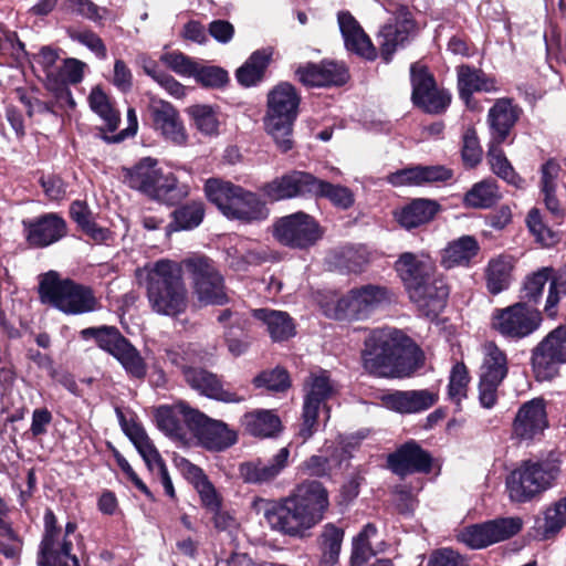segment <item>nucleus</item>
<instances>
[{
	"mask_svg": "<svg viewBox=\"0 0 566 566\" xmlns=\"http://www.w3.org/2000/svg\"><path fill=\"white\" fill-rule=\"evenodd\" d=\"M360 359L364 370L370 376L405 378L421 367L423 353L401 331L377 328L365 338Z\"/></svg>",
	"mask_w": 566,
	"mask_h": 566,
	"instance_id": "obj_1",
	"label": "nucleus"
},
{
	"mask_svg": "<svg viewBox=\"0 0 566 566\" xmlns=\"http://www.w3.org/2000/svg\"><path fill=\"white\" fill-rule=\"evenodd\" d=\"M409 301L418 312L434 321L447 307L451 287L447 277L433 263L421 260L412 252H403L394 263Z\"/></svg>",
	"mask_w": 566,
	"mask_h": 566,
	"instance_id": "obj_2",
	"label": "nucleus"
},
{
	"mask_svg": "<svg viewBox=\"0 0 566 566\" xmlns=\"http://www.w3.org/2000/svg\"><path fill=\"white\" fill-rule=\"evenodd\" d=\"M203 192L207 200L229 220L253 223L269 218L266 201L240 185L211 177L205 181Z\"/></svg>",
	"mask_w": 566,
	"mask_h": 566,
	"instance_id": "obj_3",
	"label": "nucleus"
},
{
	"mask_svg": "<svg viewBox=\"0 0 566 566\" xmlns=\"http://www.w3.org/2000/svg\"><path fill=\"white\" fill-rule=\"evenodd\" d=\"M147 297L151 310L160 315L176 317L188 306L180 265L171 260H159L148 272Z\"/></svg>",
	"mask_w": 566,
	"mask_h": 566,
	"instance_id": "obj_4",
	"label": "nucleus"
},
{
	"mask_svg": "<svg viewBox=\"0 0 566 566\" xmlns=\"http://www.w3.org/2000/svg\"><path fill=\"white\" fill-rule=\"evenodd\" d=\"M39 279L38 294L42 304L66 315H81L99 308V301L90 285L62 277L54 270L41 274Z\"/></svg>",
	"mask_w": 566,
	"mask_h": 566,
	"instance_id": "obj_5",
	"label": "nucleus"
},
{
	"mask_svg": "<svg viewBox=\"0 0 566 566\" xmlns=\"http://www.w3.org/2000/svg\"><path fill=\"white\" fill-rule=\"evenodd\" d=\"M300 104L301 95L289 82L279 83L268 93L264 127L283 154L294 147L293 127L298 116Z\"/></svg>",
	"mask_w": 566,
	"mask_h": 566,
	"instance_id": "obj_6",
	"label": "nucleus"
},
{
	"mask_svg": "<svg viewBox=\"0 0 566 566\" xmlns=\"http://www.w3.org/2000/svg\"><path fill=\"white\" fill-rule=\"evenodd\" d=\"M181 274L186 273L200 302L207 305H226L230 298L224 291V279L217 263L201 253H193L180 262Z\"/></svg>",
	"mask_w": 566,
	"mask_h": 566,
	"instance_id": "obj_7",
	"label": "nucleus"
},
{
	"mask_svg": "<svg viewBox=\"0 0 566 566\" xmlns=\"http://www.w3.org/2000/svg\"><path fill=\"white\" fill-rule=\"evenodd\" d=\"M559 468L549 461H524L506 478L511 501L526 503L549 489L558 476Z\"/></svg>",
	"mask_w": 566,
	"mask_h": 566,
	"instance_id": "obj_8",
	"label": "nucleus"
},
{
	"mask_svg": "<svg viewBox=\"0 0 566 566\" xmlns=\"http://www.w3.org/2000/svg\"><path fill=\"white\" fill-rule=\"evenodd\" d=\"M381 7L392 17L380 28L377 41L384 63L392 61L398 49L405 48L417 32V21L409 7L396 0H382Z\"/></svg>",
	"mask_w": 566,
	"mask_h": 566,
	"instance_id": "obj_9",
	"label": "nucleus"
},
{
	"mask_svg": "<svg viewBox=\"0 0 566 566\" xmlns=\"http://www.w3.org/2000/svg\"><path fill=\"white\" fill-rule=\"evenodd\" d=\"M71 538L62 536V527L52 509L46 507L43 515V533L39 544L38 566H81L73 553Z\"/></svg>",
	"mask_w": 566,
	"mask_h": 566,
	"instance_id": "obj_10",
	"label": "nucleus"
},
{
	"mask_svg": "<svg viewBox=\"0 0 566 566\" xmlns=\"http://www.w3.org/2000/svg\"><path fill=\"white\" fill-rule=\"evenodd\" d=\"M273 238L283 247L307 250L324 237V228L311 214L304 211L279 218L273 223Z\"/></svg>",
	"mask_w": 566,
	"mask_h": 566,
	"instance_id": "obj_11",
	"label": "nucleus"
},
{
	"mask_svg": "<svg viewBox=\"0 0 566 566\" xmlns=\"http://www.w3.org/2000/svg\"><path fill=\"white\" fill-rule=\"evenodd\" d=\"M182 421L200 444L209 451H224L238 442L237 431L221 421L208 417L189 405H181Z\"/></svg>",
	"mask_w": 566,
	"mask_h": 566,
	"instance_id": "obj_12",
	"label": "nucleus"
},
{
	"mask_svg": "<svg viewBox=\"0 0 566 566\" xmlns=\"http://www.w3.org/2000/svg\"><path fill=\"white\" fill-rule=\"evenodd\" d=\"M304 400L302 410V424L298 436L303 440L310 439L317 430L319 410L329 412L327 401L335 395V388L326 370L311 373L303 384Z\"/></svg>",
	"mask_w": 566,
	"mask_h": 566,
	"instance_id": "obj_13",
	"label": "nucleus"
},
{
	"mask_svg": "<svg viewBox=\"0 0 566 566\" xmlns=\"http://www.w3.org/2000/svg\"><path fill=\"white\" fill-rule=\"evenodd\" d=\"M524 303L495 308L491 316L492 329L510 340H520L538 329L543 322L542 312Z\"/></svg>",
	"mask_w": 566,
	"mask_h": 566,
	"instance_id": "obj_14",
	"label": "nucleus"
},
{
	"mask_svg": "<svg viewBox=\"0 0 566 566\" xmlns=\"http://www.w3.org/2000/svg\"><path fill=\"white\" fill-rule=\"evenodd\" d=\"M548 428L546 401L542 397H536L518 407L511 424V440L531 446L542 441Z\"/></svg>",
	"mask_w": 566,
	"mask_h": 566,
	"instance_id": "obj_15",
	"label": "nucleus"
},
{
	"mask_svg": "<svg viewBox=\"0 0 566 566\" xmlns=\"http://www.w3.org/2000/svg\"><path fill=\"white\" fill-rule=\"evenodd\" d=\"M411 102L428 114H441L451 103V95L439 90L428 65L415 62L410 65Z\"/></svg>",
	"mask_w": 566,
	"mask_h": 566,
	"instance_id": "obj_16",
	"label": "nucleus"
},
{
	"mask_svg": "<svg viewBox=\"0 0 566 566\" xmlns=\"http://www.w3.org/2000/svg\"><path fill=\"white\" fill-rule=\"evenodd\" d=\"M520 517H500L465 526L458 535L459 542L471 549H482L510 539L522 530Z\"/></svg>",
	"mask_w": 566,
	"mask_h": 566,
	"instance_id": "obj_17",
	"label": "nucleus"
},
{
	"mask_svg": "<svg viewBox=\"0 0 566 566\" xmlns=\"http://www.w3.org/2000/svg\"><path fill=\"white\" fill-rule=\"evenodd\" d=\"M264 518L271 530L290 537L302 538L315 526L290 495L269 502L264 510Z\"/></svg>",
	"mask_w": 566,
	"mask_h": 566,
	"instance_id": "obj_18",
	"label": "nucleus"
},
{
	"mask_svg": "<svg viewBox=\"0 0 566 566\" xmlns=\"http://www.w3.org/2000/svg\"><path fill=\"white\" fill-rule=\"evenodd\" d=\"M565 364L566 340L556 327L532 349L531 366L537 381H549L559 375Z\"/></svg>",
	"mask_w": 566,
	"mask_h": 566,
	"instance_id": "obj_19",
	"label": "nucleus"
},
{
	"mask_svg": "<svg viewBox=\"0 0 566 566\" xmlns=\"http://www.w3.org/2000/svg\"><path fill=\"white\" fill-rule=\"evenodd\" d=\"M387 468L397 476L430 474L434 458L415 439H409L390 452L386 459Z\"/></svg>",
	"mask_w": 566,
	"mask_h": 566,
	"instance_id": "obj_20",
	"label": "nucleus"
},
{
	"mask_svg": "<svg viewBox=\"0 0 566 566\" xmlns=\"http://www.w3.org/2000/svg\"><path fill=\"white\" fill-rule=\"evenodd\" d=\"M315 176L308 171L292 169L259 188L261 195L271 203L293 198H312Z\"/></svg>",
	"mask_w": 566,
	"mask_h": 566,
	"instance_id": "obj_21",
	"label": "nucleus"
},
{
	"mask_svg": "<svg viewBox=\"0 0 566 566\" xmlns=\"http://www.w3.org/2000/svg\"><path fill=\"white\" fill-rule=\"evenodd\" d=\"M23 234L30 248L43 249L67 234V223L56 212H46L33 219L22 220Z\"/></svg>",
	"mask_w": 566,
	"mask_h": 566,
	"instance_id": "obj_22",
	"label": "nucleus"
},
{
	"mask_svg": "<svg viewBox=\"0 0 566 566\" xmlns=\"http://www.w3.org/2000/svg\"><path fill=\"white\" fill-rule=\"evenodd\" d=\"M181 374L187 385L200 395L224 403H240L245 398L237 391L226 389L221 378L205 368L185 365Z\"/></svg>",
	"mask_w": 566,
	"mask_h": 566,
	"instance_id": "obj_23",
	"label": "nucleus"
},
{
	"mask_svg": "<svg viewBox=\"0 0 566 566\" xmlns=\"http://www.w3.org/2000/svg\"><path fill=\"white\" fill-rule=\"evenodd\" d=\"M295 76L307 87H340L350 78L349 71L344 63L329 60L300 65L295 71Z\"/></svg>",
	"mask_w": 566,
	"mask_h": 566,
	"instance_id": "obj_24",
	"label": "nucleus"
},
{
	"mask_svg": "<svg viewBox=\"0 0 566 566\" xmlns=\"http://www.w3.org/2000/svg\"><path fill=\"white\" fill-rule=\"evenodd\" d=\"M523 115V108L511 97L496 98L488 112L491 142L499 144H512V133Z\"/></svg>",
	"mask_w": 566,
	"mask_h": 566,
	"instance_id": "obj_25",
	"label": "nucleus"
},
{
	"mask_svg": "<svg viewBox=\"0 0 566 566\" xmlns=\"http://www.w3.org/2000/svg\"><path fill=\"white\" fill-rule=\"evenodd\" d=\"M290 464L289 447L281 448L269 459L255 458L242 462L239 473L245 483L263 485L276 480Z\"/></svg>",
	"mask_w": 566,
	"mask_h": 566,
	"instance_id": "obj_26",
	"label": "nucleus"
},
{
	"mask_svg": "<svg viewBox=\"0 0 566 566\" xmlns=\"http://www.w3.org/2000/svg\"><path fill=\"white\" fill-rule=\"evenodd\" d=\"M290 496L315 525L324 518L329 507L328 491L318 480H304Z\"/></svg>",
	"mask_w": 566,
	"mask_h": 566,
	"instance_id": "obj_27",
	"label": "nucleus"
},
{
	"mask_svg": "<svg viewBox=\"0 0 566 566\" xmlns=\"http://www.w3.org/2000/svg\"><path fill=\"white\" fill-rule=\"evenodd\" d=\"M452 178L453 170L443 165H415L391 172L388 176V181L395 187H422L433 184H446Z\"/></svg>",
	"mask_w": 566,
	"mask_h": 566,
	"instance_id": "obj_28",
	"label": "nucleus"
},
{
	"mask_svg": "<svg viewBox=\"0 0 566 566\" xmlns=\"http://www.w3.org/2000/svg\"><path fill=\"white\" fill-rule=\"evenodd\" d=\"M340 33L344 38L345 48L367 60L375 61L380 51L373 44L368 34L349 11H339L337 14Z\"/></svg>",
	"mask_w": 566,
	"mask_h": 566,
	"instance_id": "obj_29",
	"label": "nucleus"
},
{
	"mask_svg": "<svg viewBox=\"0 0 566 566\" xmlns=\"http://www.w3.org/2000/svg\"><path fill=\"white\" fill-rule=\"evenodd\" d=\"M149 114L153 126L159 130L165 138L177 144L187 142V134L178 109L169 102L158 101L149 106Z\"/></svg>",
	"mask_w": 566,
	"mask_h": 566,
	"instance_id": "obj_30",
	"label": "nucleus"
},
{
	"mask_svg": "<svg viewBox=\"0 0 566 566\" xmlns=\"http://www.w3.org/2000/svg\"><path fill=\"white\" fill-rule=\"evenodd\" d=\"M441 211V205L429 198H413L394 212L397 223L405 230H412L430 223Z\"/></svg>",
	"mask_w": 566,
	"mask_h": 566,
	"instance_id": "obj_31",
	"label": "nucleus"
},
{
	"mask_svg": "<svg viewBox=\"0 0 566 566\" xmlns=\"http://www.w3.org/2000/svg\"><path fill=\"white\" fill-rule=\"evenodd\" d=\"M438 400V392L428 389L396 390L382 397L385 407L399 413H417L424 411L434 406Z\"/></svg>",
	"mask_w": 566,
	"mask_h": 566,
	"instance_id": "obj_32",
	"label": "nucleus"
},
{
	"mask_svg": "<svg viewBox=\"0 0 566 566\" xmlns=\"http://www.w3.org/2000/svg\"><path fill=\"white\" fill-rule=\"evenodd\" d=\"M124 182L132 189L150 196L155 191V187L163 176L161 169L158 168V160L151 157H144L133 167L122 168Z\"/></svg>",
	"mask_w": 566,
	"mask_h": 566,
	"instance_id": "obj_33",
	"label": "nucleus"
},
{
	"mask_svg": "<svg viewBox=\"0 0 566 566\" xmlns=\"http://www.w3.org/2000/svg\"><path fill=\"white\" fill-rule=\"evenodd\" d=\"M241 426L247 434L259 439L276 438L284 428L275 410L270 409L245 412L241 417Z\"/></svg>",
	"mask_w": 566,
	"mask_h": 566,
	"instance_id": "obj_34",
	"label": "nucleus"
},
{
	"mask_svg": "<svg viewBox=\"0 0 566 566\" xmlns=\"http://www.w3.org/2000/svg\"><path fill=\"white\" fill-rule=\"evenodd\" d=\"M459 97L468 105L475 92H494L497 90L495 77L483 70L468 64L457 67Z\"/></svg>",
	"mask_w": 566,
	"mask_h": 566,
	"instance_id": "obj_35",
	"label": "nucleus"
},
{
	"mask_svg": "<svg viewBox=\"0 0 566 566\" xmlns=\"http://www.w3.org/2000/svg\"><path fill=\"white\" fill-rule=\"evenodd\" d=\"M480 244L473 235H462L448 243L441 251V265L447 269L457 266L468 268L472 260L478 256Z\"/></svg>",
	"mask_w": 566,
	"mask_h": 566,
	"instance_id": "obj_36",
	"label": "nucleus"
},
{
	"mask_svg": "<svg viewBox=\"0 0 566 566\" xmlns=\"http://www.w3.org/2000/svg\"><path fill=\"white\" fill-rule=\"evenodd\" d=\"M566 526V493L543 510V517L536 518L535 532L541 539H553Z\"/></svg>",
	"mask_w": 566,
	"mask_h": 566,
	"instance_id": "obj_37",
	"label": "nucleus"
},
{
	"mask_svg": "<svg viewBox=\"0 0 566 566\" xmlns=\"http://www.w3.org/2000/svg\"><path fill=\"white\" fill-rule=\"evenodd\" d=\"M253 317L266 325L273 342L287 340L296 334L294 321L286 312L256 308L253 311Z\"/></svg>",
	"mask_w": 566,
	"mask_h": 566,
	"instance_id": "obj_38",
	"label": "nucleus"
},
{
	"mask_svg": "<svg viewBox=\"0 0 566 566\" xmlns=\"http://www.w3.org/2000/svg\"><path fill=\"white\" fill-rule=\"evenodd\" d=\"M206 207L201 200H190L178 205L171 211V221L167 226L169 232L189 231L199 227L205 218Z\"/></svg>",
	"mask_w": 566,
	"mask_h": 566,
	"instance_id": "obj_39",
	"label": "nucleus"
},
{
	"mask_svg": "<svg viewBox=\"0 0 566 566\" xmlns=\"http://www.w3.org/2000/svg\"><path fill=\"white\" fill-rule=\"evenodd\" d=\"M69 214L77 229L96 243H103L109 238V230L98 226L84 200H74L69 208Z\"/></svg>",
	"mask_w": 566,
	"mask_h": 566,
	"instance_id": "obj_40",
	"label": "nucleus"
},
{
	"mask_svg": "<svg viewBox=\"0 0 566 566\" xmlns=\"http://www.w3.org/2000/svg\"><path fill=\"white\" fill-rule=\"evenodd\" d=\"M271 53L266 50L254 51L247 61L235 71V78L243 87H252L260 84L271 62Z\"/></svg>",
	"mask_w": 566,
	"mask_h": 566,
	"instance_id": "obj_41",
	"label": "nucleus"
},
{
	"mask_svg": "<svg viewBox=\"0 0 566 566\" xmlns=\"http://www.w3.org/2000/svg\"><path fill=\"white\" fill-rule=\"evenodd\" d=\"M312 198L316 200L326 199L340 210H348L355 203V195L352 189L339 184L319 179L316 176L314 178Z\"/></svg>",
	"mask_w": 566,
	"mask_h": 566,
	"instance_id": "obj_42",
	"label": "nucleus"
},
{
	"mask_svg": "<svg viewBox=\"0 0 566 566\" xmlns=\"http://www.w3.org/2000/svg\"><path fill=\"white\" fill-rule=\"evenodd\" d=\"M189 185L179 181V179L170 172L166 176H161L155 187V191H153L148 198L169 207H177L189 196Z\"/></svg>",
	"mask_w": 566,
	"mask_h": 566,
	"instance_id": "obj_43",
	"label": "nucleus"
},
{
	"mask_svg": "<svg viewBox=\"0 0 566 566\" xmlns=\"http://www.w3.org/2000/svg\"><path fill=\"white\" fill-rule=\"evenodd\" d=\"M553 273V266H542L536 271L528 273L522 283L520 289V301L525 302L524 305L533 306L537 305L544 294L546 284H551V277Z\"/></svg>",
	"mask_w": 566,
	"mask_h": 566,
	"instance_id": "obj_44",
	"label": "nucleus"
},
{
	"mask_svg": "<svg viewBox=\"0 0 566 566\" xmlns=\"http://www.w3.org/2000/svg\"><path fill=\"white\" fill-rule=\"evenodd\" d=\"M83 339L93 338L96 345L113 357L129 340L116 326L102 325L98 327H87L81 331Z\"/></svg>",
	"mask_w": 566,
	"mask_h": 566,
	"instance_id": "obj_45",
	"label": "nucleus"
},
{
	"mask_svg": "<svg viewBox=\"0 0 566 566\" xmlns=\"http://www.w3.org/2000/svg\"><path fill=\"white\" fill-rule=\"evenodd\" d=\"M326 316L336 321H358L368 317L354 289L337 300L336 304L323 305Z\"/></svg>",
	"mask_w": 566,
	"mask_h": 566,
	"instance_id": "obj_46",
	"label": "nucleus"
},
{
	"mask_svg": "<svg viewBox=\"0 0 566 566\" xmlns=\"http://www.w3.org/2000/svg\"><path fill=\"white\" fill-rule=\"evenodd\" d=\"M509 375V360L506 353L495 342H486L480 375L490 379L504 381Z\"/></svg>",
	"mask_w": 566,
	"mask_h": 566,
	"instance_id": "obj_47",
	"label": "nucleus"
},
{
	"mask_svg": "<svg viewBox=\"0 0 566 566\" xmlns=\"http://www.w3.org/2000/svg\"><path fill=\"white\" fill-rule=\"evenodd\" d=\"M501 198L497 182L493 178L483 179L472 186L463 198L467 207L488 209L493 207Z\"/></svg>",
	"mask_w": 566,
	"mask_h": 566,
	"instance_id": "obj_48",
	"label": "nucleus"
},
{
	"mask_svg": "<svg viewBox=\"0 0 566 566\" xmlns=\"http://www.w3.org/2000/svg\"><path fill=\"white\" fill-rule=\"evenodd\" d=\"M502 144L490 143L488 149V160L492 171L505 180L509 185L517 189L525 187V179L522 178L513 168L504 151L501 148Z\"/></svg>",
	"mask_w": 566,
	"mask_h": 566,
	"instance_id": "obj_49",
	"label": "nucleus"
},
{
	"mask_svg": "<svg viewBox=\"0 0 566 566\" xmlns=\"http://www.w3.org/2000/svg\"><path fill=\"white\" fill-rule=\"evenodd\" d=\"M88 104L91 109L105 122L108 132L114 133L118 128L120 113L114 107L111 97L101 86L92 88Z\"/></svg>",
	"mask_w": 566,
	"mask_h": 566,
	"instance_id": "obj_50",
	"label": "nucleus"
},
{
	"mask_svg": "<svg viewBox=\"0 0 566 566\" xmlns=\"http://www.w3.org/2000/svg\"><path fill=\"white\" fill-rule=\"evenodd\" d=\"M345 532L334 523H327L318 537L322 563L326 566L337 564Z\"/></svg>",
	"mask_w": 566,
	"mask_h": 566,
	"instance_id": "obj_51",
	"label": "nucleus"
},
{
	"mask_svg": "<svg viewBox=\"0 0 566 566\" xmlns=\"http://www.w3.org/2000/svg\"><path fill=\"white\" fill-rule=\"evenodd\" d=\"M513 265L505 258L492 259L485 271L486 289L493 294H500L509 289L512 281Z\"/></svg>",
	"mask_w": 566,
	"mask_h": 566,
	"instance_id": "obj_52",
	"label": "nucleus"
},
{
	"mask_svg": "<svg viewBox=\"0 0 566 566\" xmlns=\"http://www.w3.org/2000/svg\"><path fill=\"white\" fill-rule=\"evenodd\" d=\"M525 223L535 242L542 247L553 248L559 242V233L548 227L542 211L537 207H533L527 212Z\"/></svg>",
	"mask_w": 566,
	"mask_h": 566,
	"instance_id": "obj_53",
	"label": "nucleus"
},
{
	"mask_svg": "<svg viewBox=\"0 0 566 566\" xmlns=\"http://www.w3.org/2000/svg\"><path fill=\"white\" fill-rule=\"evenodd\" d=\"M354 291L368 316L378 306L391 304L396 300L394 290L385 285L365 284L354 287Z\"/></svg>",
	"mask_w": 566,
	"mask_h": 566,
	"instance_id": "obj_54",
	"label": "nucleus"
},
{
	"mask_svg": "<svg viewBox=\"0 0 566 566\" xmlns=\"http://www.w3.org/2000/svg\"><path fill=\"white\" fill-rule=\"evenodd\" d=\"M114 358L122 365L126 374L137 380H144L147 376L148 367L139 350L128 340Z\"/></svg>",
	"mask_w": 566,
	"mask_h": 566,
	"instance_id": "obj_55",
	"label": "nucleus"
},
{
	"mask_svg": "<svg viewBox=\"0 0 566 566\" xmlns=\"http://www.w3.org/2000/svg\"><path fill=\"white\" fill-rule=\"evenodd\" d=\"M191 124L201 134L207 136L217 135L219 130V118L217 109L211 105L196 104L187 108Z\"/></svg>",
	"mask_w": 566,
	"mask_h": 566,
	"instance_id": "obj_56",
	"label": "nucleus"
},
{
	"mask_svg": "<svg viewBox=\"0 0 566 566\" xmlns=\"http://www.w3.org/2000/svg\"><path fill=\"white\" fill-rule=\"evenodd\" d=\"M471 376L467 365L463 361H457L450 371L448 384V398L461 405V401L468 397Z\"/></svg>",
	"mask_w": 566,
	"mask_h": 566,
	"instance_id": "obj_57",
	"label": "nucleus"
},
{
	"mask_svg": "<svg viewBox=\"0 0 566 566\" xmlns=\"http://www.w3.org/2000/svg\"><path fill=\"white\" fill-rule=\"evenodd\" d=\"M252 384L255 388H264L273 392H284L291 387V378L289 371L283 367H275L259 373Z\"/></svg>",
	"mask_w": 566,
	"mask_h": 566,
	"instance_id": "obj_58",
	"label": "nucleus"
},
{
	"mask_svg": "<svg viewBox=\"0 0 566 566\" xmlns=\"http://www.w3.org/2000/svg\"><path fill=\"white\" fill-rule=\"evenodd\" d=\"M187 405L184 401L178 402L175 406H159L155 412V420L160 431L165 432L169 437H181L182 427L180 424V406Z\"/></svg>",
	"mask_w": 566,
	"mask_h": 566,
	"instance_id": "obj_59",
	"label": "nucleus"
},
{
	"mask_svg": "<svg viewBox=\"0 0 566 566\" xmlns=\"http://www.w3.org/2000/svg\"><path fill=\"white\" fill-rule=\"evenodd\" d=\"M562 296H566V269L553 268L551 284L548 285V294L544 307V311L549 318L556 317L557 306Z\"/></svg>",
	"mask_w": 566,
	"mask_h": 566,
	"instance_id": "obj_60",
	"label": "nucleus"
},
{
	"mask_svg": "<svg viewBox=\"0 0 566 566\" xmlns=\"http://www.w3.org/2000/svg\"><path fill=\"white\" fill-rule=\"evenodd\" d=\"M335 469H338V467L335 463V458H333L331 453L329 455L313 454L305 459L300 465L302 474L328 480L332 479Z\"/></svg>",
	"mask_w": 566,
	"mask_h": 566,
	"instance_id": "obj_61",
	"label": "nucleus"
},
{
	"mask_svg": "<svg viewBox=\"0 0 566 566\" xmlns=\"http://www.w3.org/2000/svg\"><path fill=\"white\" fill-rule=\"evenodd\" d=\"M193 77L198 84L206 88H223L229 83L228 71L216 65H199Z\"/></svg>",
	"mask_w": 566,
	"mask_h": 566,
	"instance_id": "obj_62",
	"label": "nucleus"
},
{
	"mask_svg": "<svg viewBox=\"0 0 566 566\" xmlns=\"http://www.w3.org/2000/svg\"><path fill=\"white\" fill-rule=\"evenodd\" d=\"M482 147L475 128H468L462 136L461 158L467 168L476 167L482 160Z\"/></svg>",
	"mask_w": 566,
	"mask_h": 566,
	"instance_id": "obj_63",
	"label": "nucleus"
},
{
	"mask_svg": "<svg viewBox=\"0 0 566 566\" xmlns=\"http://www.w3.org/2000/svg\"><path fill=\"white\" fill-rule=\"evenodd\" d=\"M160 61L167 65L172 72L181 76H192L196 72L198 63L190 56L180 51H172L160 56Z\"/></svg>",
	"mask_w": 566,
	"mask_h": 566,
	"instance_id": "obj_64",
	"label": "nucleus"
}]
</instances>
